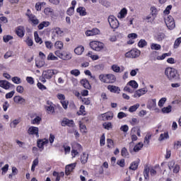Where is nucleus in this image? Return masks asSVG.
<instances>
[{"instance_id": "c85d7f7f", "label": "nucleus", "mask_w": 181, "mask_h": 181, "mask_svg": "<svg viewBox=\"0 0 181 181\" xmlns=\"http://www.w3.org/2000/svg\"><path fill=\"white\" fill-rule=\"evenodd\" d=\"M54 47L55 49H57L58 50H62L64 47L63 42L62 41H57L54 43Z\"/></svg>"}, {"instance_id": "b1692460", "label": "nucleus", "mask_w": 181, "mask_h": 181, "mask_svg": "<svg viewBox=\"0 0 181 181\" xmlns=\"http://www.w3.org/2000/svg\"><path fill=\"white\" fill-rule=\"evenodd\" d=\"M83 52H84V47H83V46H78V47H76L74 49V53L76 54H78V56L83 54Z\"/></svg>"}, {"instance_id": "4c0bfd02", "label": "nucleus", "mask_w": 181, "mask_h": 181, "mask_svg": "<svg viewBox=\"0 0 181 181\" xmlns=\"http://www.w3.org/2000/svg\"><path fill=\"white\" fill-rule=\"evenodd\" d=\"M37 165H39V158H35L33 161V165L31 167V172H35V169L36 168V166H37Z\"/></svg>"}, {"instance_id": "4d7b16f0", "label": "nucleus", "mask_w": 181, "mask_h": 181, "mask_svg": "<svg viewBox=\"0 0 181 181\" xmlns=\"http://www.w3.org/2000/svg\"><path fill=\"white\" fill-rule=\"evenodd\" d=\"M44 13H45V15H52L53 10L50 8H45L44 10Z\"/></svg>"}, {"instance_id": "2eb2a0df", "label": "nucleus", "mask_w": 181, "mask_h": 181, "mask_svg": "<svg viewBox=\"0 0 181 181\" xmlns=\"http://www.w3.org/2000/svg\"><path fill=\"white\" fill-rule=\"evenodd\" d=\"M85 34L86 36H95V35H100V30L98 28H93L86 31Z\"/></svg>"}, {"instance_id": "58836bf2", "label": "nucleus", "mask_w": 181, "mask_h": 181, "mask_svg": "<svg viewBox=\"0 0 181 181\" xmlns=\"http://www.w3.org/2000/svg\"><path fill=\"white\" fill-rule=\"evenodd\" d=\"M103 128H105V129H107V131H110V129H112V123L111 122H105L103 124Z\"/></svg>"}, {"instance_id": "5fc2aeb1", "label": "nucleus", "mask_w": 181, "mask_h": 181, "mask_svg": "<svg viewBox=\"0 0 181 181\" xmlns=\"http://www.w3.org/2000/svg\"><path fill=\"white\" fill-rule=\"evenodd\" d=\"M126 117H128V115H127V113H124L123 112H119L117 114V118L119 119H122V118H126Z\"/></svg>"}, {"instance_id": "680f3d73", "label": "nucleus", "mask_w": 181, "mask_h": 181, "mask_svg": "<svg viewBox=\"0 0 181 181\" xmlns=\"http://www.w3.org/2000/svg\"><path fill=\"white\" fill-rule=\"evenodd\" d=\"M151 50H159V45H158L156 43H151Z\"/></svg>"}, {"instance_id": "39448f33", "label": "nucleus", "mask_w": 181, "mask_h": 181, "mask_svg": "<svg viewBox=\"0 0 181 181\" xmlns=\"http://www.w3.org/2000/svg\"><path fill=\"white\" fill-rule=\"evenodd\" d=\"M108 23L112 29H117L119 26V22L114 16H110L108 17Z\"/></svg>"}, {"instance_id": "6e6552de", "label": "nucleus", "mask_w": 181, "mask_h": 181, "mask_svg": "<svg viewBox=\"0 0 181 181\" xmlns=\"http://www.w3.org/2000/svg\"><path fill=\"white\" fill-rule=\"evenodd\" d=\"M54 74H57V70L48 69L43 71L42 77H45V78H47V80H50V78H52Z\"/></svg>"}, {"instance_id": "bb28decb", "label": "nucleus", "mask_w": 181, "mask_h": 181, "mask_svg": "<svg viewBox=\"0 0 181 181\" xmlns=\"http://www.w3.org/2000/svg\"><path fill=\"white\" fill-rule=\"evenodd\" d=\"M21 123V119H16L10 123V128H16V126Z\"/></svg>"}, {"instance_id": "f8f14e48", "label": "nucleus", "mask_w": 181, "mask_h": 181, "mask_svg": "<svg viewBox=\"0 0 181 181\" xmlns=\"http://www.w3.org/2000/svg\"><path fill=\"white\" fill-rule=\"evenodd\" d=\"M28 133L29 135H35L37 138H39V128L36 127H30L28 129Z\"/></svg>"}, {"instance_id": "37998d69", "label": "nucleus", "mask_w": 181, "mask_h": 181, "mask_svg": "<svg viewBox=\"0 0 181 181\" xmlns=\"http://www.w3.org/2000/svg\"><path fill=\"white\" fill-rule=\"evenodd\" d=\"M148 45V42L145 40H140L138 42L139 47H145Z\"/></svg>"}, {"instance_id": "8fccbe9b", "label": "nucleus", "mask_w": 181, "mask_h": 181, "mask_svg": "<svg viewBox=\"0 0 181 181\" xmlns=\"http://www.w3.org/2000/svg\"><path fill=\"white\" fill-rule=\"evenodd\" d=\"M160 141H163L165 139H169V133L165 132L164 134H161L160 135Z\"/></svg>"}, {"instance_id": "a19ab883", "label": "nucleus", "mask_w": 181, "mask_h": 181, "mask_svg": "<svg viewBox=\"0 0 181 181\" xmlns=\"http://www.w3.org/2000/svg\"><path fill=\"white\" fill-rule=\"evenodd\" d=\"M40 121H42V117L37 116L34 119L31 121V124H37V125H39V124H40Z\"/></svg>"}, {"instance_id": "5701e85b", "label": "nucleus", "mask_w": 181, "mask_h": 181, "mask_svg": "<svg viewBox=\"0 0 181 181\" xmlns=\"http://www.w3.org/2000/svg\"><path fill=\"white\" fill-rule=\"evenodd\" d=\"M151 138H152V134L147 133V134L144 137V144L145 146H148L149 145V141H151Z\"/></svg>"}, {"instance_id": "4be33fe9", "label": "nucleus", "mask_w": 181, "mask_h": 181, "mask_svg": "<svg viewBox=\"0 0 181 181\" xmlns=\"http://www.w3.org/2000/svg\"><path fill=\"white\" fill-rule=\"evenodd\" d=\"M47 144H49V140L46 139H43L37 141V146L38 148L42 149H43V146L45 145H47Z\"/></svg>"}, {"instance_id": "393cba45", "label": "nucleus", "mask_w": 181, "mask_h": 181, "mask_svg": "<svg viewBox=\"0 0 181 181\" xmlns=\"http://www.w3.org/2000/svg\"><path fill=\"white\" fill-rule=\"evenodd\" d=\"M161 112L163 114H170V112H172V105L163 107L161 109Z\"/></svg>"}, {"instance_id": "052dcab7", "label": "nucleus", "mask_w": 181, "mask_h": 181, "mask_svg": "<svg viewBox=\"0 0 181 181\" xmlns=\"http://www.w3.org/2000/svg\"><path fill=\"white\" fill-rule=\"evenodd\" d=\"M151 15L153 18H155L156 15H158V10H156V8L155 7H151Z\"/></svg>"}, {"instance_id": "13d9d810", "label": "nucleus", "mask_w": 181, "mask_h": 181, "mask_svg": "<svg viewBox=\"0 0 181 181\" xmlns=\"http://www.w3.org/2000/svg\"><path fill=\"white\" fill-rule=\"evenodd\" d=\"M173 169V173H179V172L180 171V165H179L178 164H176Z\"/></svg>"}, {"instance_id": "603ef678", "label": "nucleus", "mask_w": 181, "mask_h": 181, "mask_svg": "<svg viewBox=\"0 0 181 181\" xmlns=\"http://www.w3.org/2000/svg\"><path fill=\"white\" fill-rule=\"evenodd\" d=\"M87 56H88V57H90V59L92 60H98L99 57L98 55H94L93 54L92 52H89L87 54Z\"/></svg>"}, {"instance_id": "1a4fd4ad", "label": "nucleus", "mask_w": 181, "mask_h": 181, "mask_svg": "<svg viewBox=\"0 0 181 181\" xmlns=\"http://www.w3.org/2000/svg\"><path fill=\"white\" fill-rule=\"evenodd\" d=\"M147 93H148V89H146V88H143L137 90L134 93V98H139V97H142V95L146 94Z\"/></svg>"}, {"instance_id": "9d476101", "label": "nucleus", "mask_w": 181, "mask_h": 181, "mask_svg": "<svg viewBox=\"0 0 181 181\" xmlns=\"http://www.w3.org/2000/svg\"><path fill=\"white\" fill-rule=\"evenodd\" d=\"M0 87L4 88V90H9L11 87H13V85L8 81L2 80L0 81Z\"/></svg>"}, {"instance_id": "cd10ccee", "label": "nucleus", "mask_w": 181, "mask_h": 181, "mask_svg": "<svg viewBox=\"0 0 181 181\" xmlns=\"http://www.w3.org/2000/svg\"><path fill=\"white\" fill-rule=\"evenodd\" d=\"M87 160H88V154L83 153L81 156V162L84 165L87 163Z\"/></svg>"}, {"instance_id": "7ed1b4c3", "label": "nucleus", "mask_w": 181, "mask_h": 181, "mask_svg": "<svg viewBox=\"0 0 181 181\" xmlns=\"http://www.w3.org/2000/svg\"><path fill=\"white\" fill-rule=\"evenodd\" d=\"M90 47L95 52H101L104 49V44L98 41H92L90 42Z\"/></svg>"}, {"instance_id": "e433bc0d", "label": "nucleus", "mask_w": 181, "mask_h": 181, "mask_svg": "<svg viewBox=\"0 0 181 181\" xmlns=\"http://www.w3.org/2000/svg\"><path fill=\"white\" fill-rule=\"evenodd\" d=\"M143 147H144V144L140 142L137 144L136 146H134V152H139V151H141V149H142Z\"/></svg>"}, {"instance_id": "72a5a7b5", "label": "nucleus", "mask_w": 181, "mask_h": 181, "mask_svg": "<svg viewBox=\"0 0 181 181\" xmlns=\"http://www.w3.org/2000/svg\"><path fill=\"white\" fill-rule=\"evenodd\" d=\"M127 86H129L134 89L138 88V83H136L135 81L132 80L128 82Z\"/></svg>"}, {"instance_id": "69168bd1", "label": "nucleus", "mask_w": 181, "mask_h": 181, "mask_svg": "<svg viewBox=\"0 0 181 181\" xmlns=\"http://www.w3.org/2000/svg\"><path fill=\"white\" fill-rule=\"evenodd\" d=\"M45 46L47 49H53V43L50 41H46Z\"/></svg>"}, {"instance_id": "49530a36", "label": "nucleus", "mask_w": 181, "mask_h": 181, "mask_svg": "<svg viewBox=\"0 0 181 181\" xmlns=\"http://www.w3.org/2000/svg\"><path fill=\"white\" fill-rule=\"evenodd\" d=\"M12 81L15 84H21V83H22V80L21 79V78H19L18 76L13 77L12 78Z\"/></svg>"}, {"instance_id": "0eeeda50", "label": "nucleus", "mask_w": 181, "mask_h": 181, "mask_svg": "<svg viewBox=\"0 0 181 181\" xmlns=\"http://www.w3.org/2000/svg\"><path fill=\"white\" fill-rule=\"evenodd\" d=\"M149 172L151 176H155V175H156V167L151 168H146V167H145L144 175L146 180H149Z\"/></svg>"}, {"instance_id": "79ce46f5", "label": "nucleus", "mask_w": 181, "mask_h": 181, "mask_svg": "<svg viewBox=\"0 0 181 181\" xmlns=\"http://www.w3.org/2000/svg\"><path fill=\"white\" fill-rule=\"evenodd\" d=\"M138 161H134L132 163L129 169H131L132 170H136V169H138Z\"/></svg>"}, {"instance_id": "412c9836", "label": "nucleus", "mask_w": 181, "mask_h": 181, "mask_svg": "<svg viewBox=\"0 0 181 181\" xmlns=\"http://www.w3.org/2000/svg\"><path fill=\"white\" fill-rule=\"evenodd\" d=\"M13 101L16 104H25L26 100L22 96L17 95L14 96Z\"/></svg>"}, {"instance_id": "c756f323", "label": "nucleus", "mask_w": 181, "mask_h": 181, "mask_svg": "<svg viewBox=\"0 0 181 181\" xmlns=\"http://www.w3.org/2000/svg\"><path fill=\"white\" fill-rule=\"evenodd\" d=\"M49 25H50V23L49 21H43L39 24L38 29L40 30H42V29H43V28H47V26H49Z\"/></svg>"}, {"instance_id": "c9c22d12", "label": "nucleus", "mask_w": 181, "mask_h": 181, "mask_svg": "<svg viewBox=\"0 0 181 181\" xmlns=\"http://www.w3.org/2000/svg\"><path fill=\"white\" fill-rule=\"evenodd\" d=\"M45 110H47V112L48 114H53L54 112V107H53L52 105L45 106Z\"/></svg>"}, {"instance_id": "c03bdc74", "label": "nucleus", "mask_w": 181, "mask_h": 181, "mask_svg": "<svg viewBox=\"0 0 181 181\" xmlns=\"http://www.w3.org/2000/svg\"><path fill=\"white\" fill-rule=\"evenodd\" d=\"M139 104L137 103L136 105H134L132 106H131L129 108V112H135V111H136V109L139 107Z\"/></svg>"}, {"instance_id": "6e6d98bb", "label": "nucleus", "mask_w": 181, "mask_h": 181, "mask_svg": "<svg viewBox=\"0 0 181 181\" xmlns=\"http://www.w3.org/2000/svg\"><path fill=\"white\" fill-rule=\"evenodd\" d=\"M9 169V165L8 164H6L3 168H1V175H5L6 173V172H8Z\"/></svg>"}, {"instance_id": "2f4dec72", "label": "nucleus", "mask_w": 181, "mask_h": 181, "mask_svg": "<svg viewBox=\"0 0 181 181\" xmlns=\"http://www.w3.org/2000/svg\"><path fill=\"white\" fill-rule=\"evenodd\" d=\"M121 155H122V156H123V158H129V153H128V150L127 149V148L124 147L122 148Z\"/></svg>"}, {"instance_id": "bf43d9fd", "label": "nucleus", "mask_w": 181, "mask_h": 181, "mask_svg": "<svg viewBox=\"0 0 181 181\" xmlns=\"http://www.w3.org/2000/svg\"><path fill=\"white\" fill-rule=\"evenodd\" d=\"M11 39H13V37L11 35H4L3 37V40L5 42V43H8V42L11 40Z\"/></svg>"}, {"instance_id": "0e129e2a", "label": "nucleus", "mask_w": 181, "mask_h": 181, "mask_svg": "<svg viewBox=\"0 0 181 181\" xmlns=\"http://www.w3.org/2000/svg\"><path fill=\"white\" fill-rule=\"evenodd\" d=\"M79 127L81 132H84V133L87 132V127L84 125V124L80 123Z\"/></svg>"}, {"instance_id": "423d86ee", "label": "nucleus", "mask_w": 181, "mask_h": 181, "mask_svg": "<svg viewBox=\"0 0 181 181\" xmlns=\"http://www.w3.org/2000/svg\"><path fill=\"white\" fill-rule=\"evenodd\" d=\"M140 55L141 51H139V49H133L125 54V57H128L129 59H136V57H139Z\"/></svg>"}, {"instance_id": "f3484780", "label": "nucleus", "mask_w": 181, "mask_h": 181, "mask_svg": "<svg viewBox=\"0 0 181 181\" xmlns=\"http://www.w3.org/2000/svg\"><path fill=\"white\" fill-rule=\"evenodd\" d=\"M148 110H156V99H151L147 104Z\"/></svg>"}, {"instance_id": "6ab92c4d", "label": "nucleus", "mask_w": 181, "mask_h": 181, "mask_svg": "<svg viewBox=\"0 0 181 181\" xmlns=\"http://www.w3.org/2000/svg\"><path fill=\"white\" fill-rule=\"evenodd\" d=\"M66 125H67V127H74V122L73 120H70L69 119H64L62 122V127H66Z\"/></svg>"}, {"instance_id": "a878e982", "label": "nucleus", "mask_w": 181, "mask_h": 181, "mask_svg": "<svg viewBox=\"0 0 181 181\" xmlns=\"http://www.w3.org/2000/svg\"><path fill=\"white\" fill-rule=\"evenodd\" d=\"M76 12L81 15V16H86L87 13L86 12V8L78 7L76 10Z\"/></svg>"}, {"instance_id": "f704fd0d", "label": "nucleus", "mask_w": 181, "mask_h": 181, "mask_svg": "<svg viewBox=\"0 0 181 181\" xmlns=\"http://www.w3.org/2000/svg\"><path fill=\"white\" fill-rule=\"evenodd\" d=\"M81 84L83 86V87H84V88H90V83L87 79H82L81 81Z\"/></svg>"}, {"instance_id": "338daca9", "label": "nucleus", "mask_w": 181, "mask_h": 181, "mask_svg": "<svg viewBox=\"0 0 181 181\" xmlns=\"http://www.w3.org/2000/svg\"><path fill=\"white\" fill-rule=\"evenodd\" d=\"M15 95V90H12L10 93L6 94V98L8 100V98H12Z\"/></svg>"}, {"instance_id": "864d4df0", "label": "nucleus", "mask_w": 181, "mask_h": 181, "mask_svg": "<svg viewBox=\"0 0 181 181\" xmlns=\"http://www.w3.org/2000/svg\"><path fill=\"white\" fill-rule=\"evenodd\" d=\"M64 110H67L68 107H69V100H62L60 101Z\"/></svg>"}, {"instance_id": "ddd939ff", "label": "nucleus", "mask_w": 181, "mask_h": 181, "mask_svg": "<svg viewBox=\"0 0 181 181\" xmlns=\"http://www.w3.org/2000/svg\"><path fill=\"white\" fill-rule=\"evenodd\" d=\"M103 121H110L114 118V113L109 112L101 115Z\"/></svg>"}, {"instance_id": "de8ad7c7", "label": "nucleus", "mask_w": 181, "mask_h": 181, "mask_svg": "<svg viewBox=\"0 0 181 181\" xmlns=\"http://www.w3.org/2000/svg\"><path fill=\"white\" fill-rule=\"evenodd\" d=\"M54 54H56L57 57H59V59H66L65 57H63V52L60 50H56L54 52Z\"/></svg>"}, {"instance_id": "dca6fc26", "label": "nucleus", "mask_w": 181, "mask_h": 181, "mask_svg": "<svg viewBox=\"0 0 181 181\" xmlns=\"http://www.w3.org/2000/svg\"><path fill=\"white\" fill-rule=\"evenodd\" d=\"M74 168H76V163L67 165L65 168V175H66V176H69V175H70V173L73 172Z\"/></svg>"}, {"instance_id": "473e14b6", "label": "nucleus", "mask_w": 181, "mask_h": 181, "mask_svg": "<svg viewBox=\"0 0 181 181\" xmlns=\"http://www.w3.org/2000/svg\"><path fill=\"white\" fill-rule=\"evenodd\" d=\"M34 37L36 43H39L40 45H42L43 43V41L42 40V38L39 37V34L37 32L34 33Z\"/></svg>"}, {"instance_id": "9b49d317", "label": "nucleus", "mask_w": 181, "mask_h": 181, "mask_svg": "<svg viewBox=\"0 0 181 181\" xmlns=\"http://www.w3.org/2000/svg\"><path fill=\"white\" fill-rule=\"evenodd\" d=\"M15 30L18 37H23V36H25V27L19 25L16 28Z\"/></svg>"}, {"instance_id": "3c124183", "label": "nucleus", "mask_w": 181, "mask_h": 181, "mask_svg": "<svg viewBox=\"0 0 181 181\" xmlns=\"http://www.w3.org/2000/svg\"><path fill=\"white\" fill-rule=\"evenodd\" d=\"M54 32H55V33L59 36L63 35V30H62V29L59 27L54 28Z\"/></svg>"}, {"instance_id": "774afa93", "label": "nucleus", "mask_w": 181, "mask_h": 181, "mask_svg": "<svg viewBox=\"0 0 181 181\" xmlns=\"http://www.w3.org/2000/svg\"><path fill=\"white\" fill-rule=\"evenodd\" d=\"M166 103V98H162L159 100V107L161 108V107H163L164 104Z\"/></svg>"}, {"instance_id": "09e8293b", "label": "nucleus", "mask_w": 181, "mask_h": 181, "mask_svg": "<svg viewBox=\"0 0 181 181\" xmlns=\"http://www.w3.org/2000/svg\"><path fill=\"white\" fill-rule=\"evenodd\" d=\"M47 60H59V58L54 56L52 52H50L47 56Z\"/></svg>"}, {"instance_id": "e2e57ef3", "label": "nucleus", "mask_w": 181, "mask_h": 181, "mask_svg": "<svg viewBox=\"0 0 181 181\" xmlns=\"http://www.w3.org/2000/svg\"><path fill=\"white\" fill-rule=\"evenodd\" d=\"M71 74H72V76H75V77H78L80 74V71L78 69H73L71 71Z\"/></svg>"}, {"instance_id": "20e7f679", "label": "nucleus", "mask_w": 181, "mask_h": 181, "mask_svg": "<svg viewBox=\"0 0 181 181\" xmlns=\"http://www.w3.org/2000/svg\"><path fill=\"white\" fill-rule=\"evenodd\" d=\"M165 23L167 28L170 29V30L175 29V28L176 27V24L175 23V19L173 18V17H172V16H168L165 18Z\"/></svg>"}, {"instance_id": "aec40b11", "label": "nucleus", "mask_w": 181, "mask_h": 181, "mask_svg": "<svg viewBox=\"0 0 181 181\" xmlns=\"http://www.w3.org/2000/svg\"><path fill=\"white\" fill-rule=\"evenodd\" d=\"M112 70H113V71H115V73H122V71H124V70H125V67L124 66H121L119 67V66L117 65V64H113L111 67Z\"/></svg>"}, {"instance_id": "f257e3e1", "label": "nucleus", "mask_w": 181, "mask_h": 181, "mask_svg": "<svg viewBox=\"0 0 181 181\" xmlns=\"http://www.w3.org/2000/svg\"><path fill=\"white\" fill-rule=\"evenodd\" d=\"M99 80L105 84H114L117 81V76L112 74H101Z\"/></svg>"}, {"instance_id": "f03ea898", "label": "nucleus", "mask_w": 181, "mask_h": 181, "mask_svg": "<svg viewBox=\"0 0 181 181\" xmlns=\"http://www.w3.org/2000/svg\"><path fill=\"white\" fill-rule=\"evenodd\" d=\"M165 76H167L169 80H172L173 78H177V76H179V74H177V70H176L175 68L170 67L165 69Z\"/></svg>"}, {"instance_id": "a18cd8bd", "label": "nucleus", "mask_w": 181, "mask_h": 181, "mask_svg": "<svg viewBox=\"0 0 181 181\" xmlns=\"http://www.w3.org/2000/svg\"><path fill=\"white\" fill-rule=\"evenodd\" d=\"M180 43H181V37H180L175 40V43H174V49H177V47H179V46H180Z\"/></svg>"}, {"instance_id": "ea45409f", "label": "nucleus", "mask_w": 181, "mask_h": 181, "mask_svg": "<svg viewBox=\"0 0 181 181\" xmlns=\"http://www.w3.org/2000/svg\"><path fill=\"white\" fill-rule=\"evenodd\" d=\"M62 57H66V59H62V60H70L71 59V54L70 52H62Z\"/></svg>"}, {"instance_id": "4468645a", "label": "nucleus", "mask_w": 181, "mask_h": 181, "mask_svg": "<svg viewBox=\"0 0 181 181\" xmlns=\"http://www.w3.org/2000/svg\"><path fill=\"white\" fill-rule=\"evenodd\" d=\"M26 16H28L30 22H31L33 25H39V20L36 18L35 15L26 13Z\"/></svg>"}, {"instance_id": "a211bd4d", "label": "nucleus", "mask_w": 181, "mask_h": 181, "mask_svg": "<svg viewBox=\"0 0 181 181\" xmlns=\"http://www.w3.org/2000/svg\"><path fill=\"white\" fill-rule=\"evenodd\" d=\"M107 88L110 93H117V94H119V92L121 91L119 87L113 85H108Z\"/></svg>"}, {"instance_id": "7c9ffc66", "label": "nucleus", "mask_w": 181, "mask_h": 181, "mask_svg": "<svg viewBox=\"0 0 181 181\" xmlns=\"http://www.w3.org/2000/svg\"><path fill=\"white\" fill-rule=\"evenodd\" d=\"M127 8H124L119 13L118 18H119L120 19H122L125 18V16L127 15Z\"/></svg>"}]
</instances>
